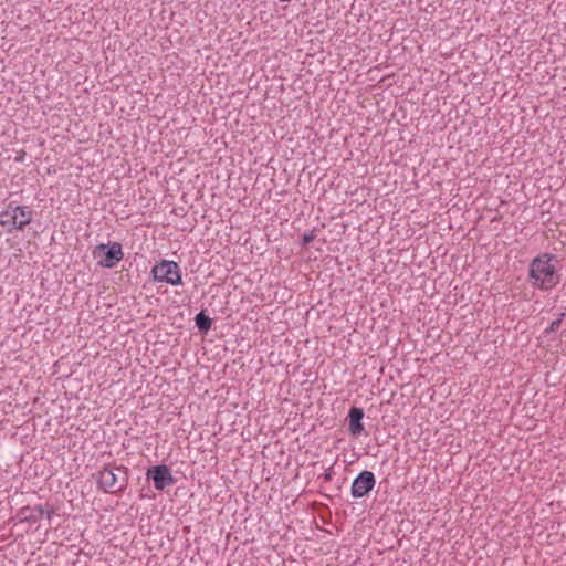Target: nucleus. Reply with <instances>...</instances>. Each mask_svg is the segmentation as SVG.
Masks as SVG:
<instances>
[{
  "label": "nucleus",
  "mask_w": 566,
  "mask_h": 566,
  "mask_svg": "<svg viewBox=\"0 0 566 566\" xmlns=\"http://www.w3.org/2000/svg\"><path fill=\"white\" fill-rule=\"evenodd\" d=\"M556 256L543 253L534 258L530 264L528 277L534 287L541 290H551L559 283V274L552 261Z\"/></svg>",
  "instance_id": "1"
},
{
  "label": "nucleus",
  "mask_w": 566,
  "mask_h": 566,
  "mask_svg": "<svg viewBox=\"0 0 566 566\" xmlns=\"http://www.w3.org/2000/svg\"><path fill=\"white\" fill-rule=\"evenodd\" d=\"M128 484V469L107 465L97 473V485L105 493L119 494Z\"/></svg>",
  "instance_id": "2"
},
{
  "label": "nucleus",
  "mask_w": 566,
  "mask_h": 566,
  "mask_svg": "<svg viewBox=\"0 0 566 566\" xmlns=\"http://www.w3.org/2000/svg\"><path fill=\"white\" fill-rule=\"evenodd\" d=\"M93 256L94 259L99 258L97 262L99 266L112 269L123 260L124 252L119 242L101 243L94 248Z\"/></svg>",
  "instance_id": "3"
},
{
  "label": "nucleus",
  "mask_w": 566,
  "mask_h": 566,
  "mask_svg": "<svg viewBox=\"0 0 566 566\" xmlns=\"http://www.w3.org/2000/svg\"><path fill=\"white\" fill-rule=\"evenodd\" d=\"M154 279L171 285H182L181 271L177 262L163 260L151 269Z\"/></svg>",
  "instance_id": "4"
},
{
  "label": "nucleus",
  "mask_w": 566,
  "mask_h": 566,
  "mask_svg": "<svg viewBox=\"0 0 566 566\" xmlns=\"http://www.w3.org/2000/svg\"><path fill=\"white\" fill-rule=\"evenodd\" d=\"M146 476L151 480L154 488L158 491L175 484L176 480L166 464L154 465L147 470Z\"/></svg>",
  "instance_id": "5"
},
{
  "label": "nucleus",
  "mask_w": 566,
  "mask_h": 566,
  "mask_svg": "<svg viewBox=\"0 0 566 566\" xmlns=\"http://www.w3.org/2000/svg\"><path fill=\"white\" fill-rule=\"evenodd\" d=\"M376 485V478L371 471H361L353 481L350 494L355 499H360L369 494Z\"/></svg>",
  "instance_id": "6"
},
{
  "label": "nucleus",
  "mask_w": 566,
  "mask_h": 566,
  "mask_svg": "<svg viewBox=\"0 0 566 566\" xmlns=\"http://www.w3.org/2000/svg\"><path fill=\"white\" fill-rule=\"evenodd\" d=\"M52 513V510H45L42 505H35L33 507L25 506L18 512L17 517L20 522L35 523L40 521L44 514H46L48 520H50Z\"/></svg>",
  "instance_id": "7"
},
{
  "label": "nucleus",
  "mask_w": 566,
  "mask_h": 566,
  "mask_svg": "<svg viewBox=\"0 0 566 566\" xmlns=\"http://www.w3.org/2000/svg\"><path fill=\"white\" fill-rule=\"evenodd\" d=\"M364 410L359 407H352L348 412V431L353 437H359L364 432Z\"/></svg>",
  "instance_id": "8"
},
{
  "label": "nucleus",
  "mask_w": 566,
  "mask_h": 566,
  "mask_svg": "<svg viewBox=\"0 0 566 566\" xmlns=\"http://www.w3.org/2000/svg\"><path fill=\"white\" fill-rule=\"evenodd\" d=\"M17 230H22L32 221L33 210L28 206H15Z\"/></svg>",
  "instance_id": "9"
},
{
  "label": "nucleus",
  "mask_w": 566,
  "mask_h": 566,
  "mask_svg": "<svg viewBox=\"0 0 566 566\" xmlns=\"http://www.w3.org/2000/svg\"><path fill=\"white\" fill-rule=\"evenodd\" d=\"M0 223L1 226L8 228V232H12V230H17V216L14 213V207L12 203L8 205L7 209L0 214Z\"/></svg>",
  "instance_id": "10"
},
{
  "label": "nucleus",
  "mask_w": 566,
  "mask_h": 566,
  "mask_svg": "<svg viewBox=\"0 0 566 566\" xmlns=\"http://www.w3.org/2000/svg\"><path fill=\"white\" fill-rule=\"evenodd\" d=\"M196 326L202 333H207L211 328L212 319L203 312H200L195 317Z\"/></svg>",
  "instance_id": "11"
},
{
  "label": "nucleus",
  "mask_w": 566,
  "mask_h": 566,
  "mask_svg": "<svg viewBox=\"0 0 566 566\" xmlns=\"http://www.w3.org/2000/svg\"><path fill=\"white\" fill-rule=\"evenodd\" d=\"M565 314L564 313H560L558 318L554 319L549 327L545 331L546 333H554L556 331H558V328L560 327V324L563 322V318H564Z\"/></svg>",
  "instance_id": "12"
},
{
  "label": "nucleus",
  "mask_w": 566,
  "mask_h": 566,
  "mask_svg": "<svg viewBox=\"0 0 566 566\" xmlns=\"http://www.w3.org/2000/svg\"><path fill=\"white\" fill-rule=\"evenodd\" d=\"M314 239H315L314 231L304 233V235L302 238V247H307Z\"/></svg>",
  "instance_id": "13"
}]
</instances>
